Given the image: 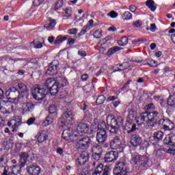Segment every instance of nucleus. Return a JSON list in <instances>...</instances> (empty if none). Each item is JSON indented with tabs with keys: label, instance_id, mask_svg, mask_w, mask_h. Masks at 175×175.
Segmentation results:
<instances>
[{
	"label": "nucleus",
	"instance_id": "1",
	"mask_svg": "<svg viewBox=\"0 0 175 175\" xmlns=\"http://www.w3.org/2000/svg\"><path fill=\"white\" fill-rule=\"evenodd\" d=\"M110 125V133L117 135L120 129L124 126V118L121 116H113L111 118Z\"/></svg>",
	"mask_w": 175,
	"mask_h": 175
},
{
	"label": "nucleus",
	"instance_id": "2",
	"mask_svg": "<svg viewBox=\"0 0 175 175\" xmlns=\"http://www.w3.org/2000/svg\"><path fill=\"white\" fill-rule=\"evenodd\" d=\"M77 142L75 145L77 150L81 152L88 150L91 146V143H92L91 138L88 136L83 137V135H77Z\"/></svg>",
	"mask_w": 175,
	"mask_h": 175
},
{
	"label": "nucleus",
	"instance_id": "3",
	"mask_svg": "<svg viewBox=\"0 0 175 175\" xmlns=\"http://www.w3.org/2000/svg\"><path fill=\"white\" fill-rule=\"evenodd\" d=\"M5 95L8 99H11V100H13V103H14V105L24 103V100L20 94V90L15 87H12L6 91Z\"/></svg>",
	"mask_w": 175,
	"mask_h": 175
},
{
	"label": "nucleus",
	"instance_id": "4",
	"mask_svg": "<svg viewBox=\"0 0 175 175\" xmlns=\"http://www.w3.org/2000/svg\"><path fill=\"white\" fill-rule=\"evenodd\" d=\"M164 144L170 146L168 148H165L164 151L170 155H175V135L173 133L168 134L163 139Z\"/></svg>",
	"mask_w": 175,
	"mask_h": 175
},
{
	"label": "nucleus",
	"instance_id": "5",
	"mask_svg": "<svg viewBox=\"0 0 175 175\" xmlns=\"http://www.w3.org/2000/svg\"><path fill=\"white\" fill-rule=\"evenodd\" d=\"M72 121H73V113L72 111L67 109L59 120V125L64 128V126L69 125Z\"/></svg>",
	"mask_w": 175,
	"mask_h": 175
},
{
	"label": "nucleus",
	"instance_id": "6",
	"mask_svg": "<svg viewBox=\"0 0 175 175\" xmlns=\"http://www.w3.org/2000/svg\"><path fill=\"white\" fill-rule=\"evenodd\" d=\"M31 94L36 100H42L49 94V90L45 88L34 87L31 90Z\"/></svg>",
	"mask_w": 175,
	"mask_h": 175
},
{
	"label": "nucleus",
	"instance_id": "7",
	"mask_svg": "<svg viewBox=\"0 0 175 175\" xmlns=\"http://www.w3.org/2000/svg\"><path fill=\"white\" fill-rule=\"evenodd\" d=\"M128 173H129V167L125 162L118 163L113 169L114 175H128Z\"/></svg>",
	"mask_w": 175,
	"mask_h": 175
},
{
	"label": "nucleus",
	"instance_id": "8",
	"mask_svg": "<svg viewBox=\"0 0 175 175\" xmlns=\"http://www.w3.org/2000/svg\"><path fill=\"white\" fill-rule=\"evenodd\" d=\"M140 162L141 167H146L147 165V162H148V159L144 156H141L137 153H135L132 155L131 163L133 165H137Z\"/></svg>",
	"mask_w": 175,
	"mask_h": 175
},
{
	"label": "nucleus",
	"instance_id": "9",
	"mask_svg": "<svg viewBox=\"0 0 175 175\" xmlns=\"http://www.w3.org/2000/svg\"><path fill=\"white\" fill-rule=\"evenodd\" d=\"M159 126L165 131H173L174 129V122L169 118H161L158 122Z\"/></svg>",
	"mask_w": 175,
	"mask_h": 175
},
{
	"label": "nucleus",
	"instance_id": "10",
	"mask_svg": "<svg viewBox=\"0 0 175 175\" xmlns=\"http://www.w3.org/2000/svg\"><path fill=\"white\" fill-rule=\"evenodd\" d=\"M62 138L68 142V143H73V142H77L78 137L77 134L72 132L70 128H68L63 131Z\"/></svg>",
	"mask_w": 175,
	"mask_h": 175
},
{
	"label": "nucleus",
	"instance_id": "11",
	"mask_svg": "<svg viewBox=\"0 0 175 175\" xmlns=\"http://www.w3.org/2000/svg\"><path fill=\"white\" fill-rule=\"evenodd\" d=\"M58 66H59V62H58V60L52 61L46 70V75L48 76H55L56 75H57Z\"/></svg>",
	"mask_w": 175,
	"mask_h": 175
},
{
	"label": "nucleus",
	"instance_id": "12",
	"mask_svg": "<svg viewBox=\"0 0 175 175\" xmlns=\"http://www.w3.org/2000/svg\"><path fill=\"white\" fill-rule=\"evenodd\" d=\"M163 136V132L161 131H156L153 133V136L149 137V142L151 143V144H153V146H157V144L162 142Z\"/></svg>",
	"mask_w": 175,
	"mask_h": 175
},
{
	"label": "nucleus",
	"instance_id": "13",
	"mask_svg": "<svg viewBox=\"0 0 175 175\" xmlns=\"http://www.w3.org/2000/svg\"><path fill=\"white\" fill-rule=\"evenodd\" d=\"M96 139L98 144H105L107 140L106 130H97Z\"/></svg>",
	"mask_w": 175,
	"mask_h": 175
},
{
	"label": "nucleus",
	"instance_id": "14",
	"mask_svg": "<svg viewBox=\"0 0 175 175\" xmlns=\"http://www.w3.org/2000/svg\"><path fill=\"white\" fill-rule=\"evenodd\" d=\"M130 144L133 147H140L143 144V139L139 134H133L130 137Z\"/></svg>",
	"mask_w": 175,
	"mask_h": 175
},
{
	"label": "nucleus",
	"instance_id": "15",
	"mask_svg": "<svg viewBox=\"0 0 175 175\" xmlns=\"http://www.w3.org/2000/svg\"><path fill=\"white\" fill-rule=\"evenodd\" d=\"M18 88L20 90L21 98L23 100V102H27V99L29 96V93L28 92V88L26 85L23 83H18Z\"/></svg>",
	"mask_w": 175,
	"mask_h": 175
},
{
	"label": "nucleus",
	"instance_id": "16",
	"mask_svg": "<svg viewBox=\"0 0 175 175\" xmlns=\"http://www.w3.org/2000/svg\"><path fill=\"white\" fill-rule=\"evenodd\" d=\"M26 170L29 175H40L42 169L36 164H30L27 166Z\"/></svg>",
	"mask_w": 175,
	"mask_h": 175
},
{
	"label": "nucleus",
	"instance_id": "17",
	"mask_svg": "<svg viewBox=\"0 0 175 175\" xmlns=\"http://www.w3.org/2000/svg\"><path fill=\"white\" fill-rule=\"evenodd\" d=\"M90 161V154L87 152L82 153L80 154L79 158L76 160V165L77 166H83L85 165L87 162Z\"/></svg>",
	"mask_w": 175,
	"mask_h": 175
},
{
	"label": "nucleus",
	"instance_id": "18",
	"mask_svg": "<svg viewBox=\"0 0 175 175\" xmlns=\"http://www.w3.org/2000/svg\"><path fill=\"white\" fill-rule=\"evenodd\" d=\"M118 151H110L105 154L104 157L105 162L107 163L116 162L118 159Z\"/></svg>",
	"mask_w": 175,
	"mask_h": 175
},
{
	"label": "nucleus",
	"instance_id": "19",
	"mask_svg": "<svg viewBox=\"0 0 175 175\" xmlns=\"http://www.w3.org/2000/svg\"><path fill=\"white\" fill-rule=\"evenodd\" d=\"M90 127L85 123H79L77 127V136H83L85 133H88Z\"/></svg>",
	"mask_w": 175,
	"mask_h": 175
},
{
	"label": "nucleus",
	"instance_id": "20",
	"mask_svg": "<svg viewBox=\"0 0 175 175\" xmlns=\"http://www.w3.org/2000/svg\"><path fill=\"white\" fill-rule=\"evenodd\" d=\"M23 103L22 106V113L23 114H28L33 111L35 109V105L31 102L22 103Z\"/></svg>",
	"mask_w": 175,
	"mask_h": 175
},
{
	"label": "nucleus",
	"instance_id": "21",
	"mask_svg": "<svg viewBox=\"0 0 175 175\" xmlns=\"http://www.w3.org/2000/svg\"><path fill=\"white\" fill-rule=\"evenodd\" d=\"M121 138L120 136H116L112 140L109 142V147L112 150H118V148H121Z\"/></svg>",
	"mask_w": 175,
	"mask_h": 175
},
{
	"label": "nucleus",
	"instance_id": "22",
	"mask_svg": "<svg viewBox=\"0 0 175 175\" xmlns=\"http://www.w3.org/2000/svg\"><path fill=\"white\" fill-rule=\"evenodd\" d=\"M18 167V166H17V165H13L10 167H5L2 175L17 174V173H18V170H17Z\"/></svg>",
	"mask_w": 175,
	"mask_h": 175
},
{
	"label": "nucleus",
	"instance_id": "23",
	"mask_svg": "<svg viewBox=\"0 0 175 175\" xmlns=\"http://www.w3.org/2000/svg\"><path fill=\"white\" fill-rule=\"evenodd\" d=\"M150 119L148 121V126H151V124H158L159 117H161V113L158 111H152L150 112Z\"/></svg>",
	"mask_w": 175,
	"mask_h": 175
},
{
	"label": "nucleus",
	"instance_id": "24",
	"mask_svg": "<svg viewBox=\"0 0 175 175\" xmlns=\"http://www.w3.org/2000/svg\"><path fill=\"white\" fill-rule=\"evenodd\" d=\"M31 157V154L27 153L25 152L21 153L20 154V167H25L28 162V158Z\"/></svg>",
	"mask_w": 175,
	"mask_h": 175
},
{
	"label": "nucleus",
	"instance_id": "25",
	"mask_svg": "<svg viewBox=\"0 0 175 175\" xmlns=\"http://www.w3.org/2000/svg\"><path fill=\"white\" fill-rule=\"evenodd\" d=\"M150 118L151 116L150 115V112L145 111L140 114L138 120H139L141 124H144V122H146L147 124L148 125V121H150Z\"/></svg>",
	"mask_w": 175,
	"mask_h": 175
},
{
	"label": "nucleus",
	"instance_id": "26",
	"mask_svg": "<svg viewBox=\"0 0 175 175\" xmlns=\"http://www.w3.org/2000/svg\"><path fill=\"white\" fill-rule=\"evenodd\" d=\"M36 137L37 138V142H38V143H44V142L49 140V134L44 131L39 132Z\"/></svg>",
	"mask_w": 175,
	"mask_h": 175
},
{
	"label": "nucleus",
	"instance_id": "27",
	"mask_svg": "<svg viewBox=\"0 0 175 175\" xmlns=\"http://www.w3.org/2000/svg\"><path fill=\"white\" fill-rule=\"evenodd\" d=\"M125 129L127 133H133V132L137 131L139 128L137 127L136 124L133 123L131 120H129L128 123L126 124Z\"/></svg>",
	"mask_w": 175,
	"mask_h": 175
},
{
	"label": "nucleus",
	"instance_id": "28",
	"mask_svg": "<svg viewBox=\"0 0 175 175\" xmlns=\"http://www.w3.org/2000/svg\"><path fill=\"white\" fill-rule=\"evenodd\" d=\"M59 88H61L59 85L56 83L52 86H51L49 88H48V92H49V94L51 95V96H55L57 94H58V92L59 91Z\"/></svg>",
	"mask_w": 175,
	"mask_h": 175
},
{
	"label": "nucleus",
	"instance_id": "29",
	"mask_svg": "<svg viewBox=\"0 0 175 175\" xmlns=\"http://www.w3.org/2000/svg\"><path fill=\"white\" fill-rule=\"evenodd\" d=\"M128 113V118L129 120V121H133L137 116V112L136 111V108L135 107L129 108Z\"/></svg>",
	"mask_w": 175,
	"mask_h": 175
},
{
	"label": "nucleus",
	"instance_id": "30",
	"mask_svg": "<svg viewBox=\"0 0 175 175\" xmlns=\"http://www.w3.org/2000/svg\"><path fill=\"white\" fill-rule=\"evenodd\" d=\"M110 128H111V124H106L104 121L98 122L97 131H109L110 132Z\"/></svg>",
	"mask_w": 175,
	"mask_h": 175
},
{
	"label": "nucleus",
	"instance_id": "31",
	"mask_svg": "<svg viewBox=\"0 0 175 175\" xmlns=\"http://www.w3.org/2000/svg\"><path fill=\"white\" fill-rule=\"evenodd\" d=\"M56 83L59 86L60 88L62 87H66L68 84V79L65 77H59L56 81Z\"/></svg>",
	"mask_w": 175,
	"mask_h": 175
},
{
	"label": "nucleus",
	"instance_id": "32",
	"mask_svg": "<svg viewBox=\"0 0 175 175\" xmlns=\"http://www.w3.org/2000/svg\"><path fill=\"white\" fill-rule=\"evenodd\" d=\"M120 50H122V48L120 46H113L108 49L105 53V55H107V57H111L113 54H116V53H117V51H120Z\"/></svg>",
	"mask_w": 175,
	"mask_h": 175
},
{
	"label": "nucleus",
	"instance_id": "33",
	"mask_svg": "<svg viewBox=\"0 0 175 175\" xmlns=\"http://www.w3.org/2000/svg\"><path fill=\"white\" fill-rule=\"evenodd\" d=\"M3 146L5 147V150H10V148H12L13 146H14V142H13V139L7 138L3 142Z\"/></svg>",
	"mask_w": 175,
	"mask_h": 175
},
{
	"label": "nucleus",
	"instance_id": "34",
	"mask_svg": "<svg viewBox=\"0 0 175 175\" xmlns=\"http://www.w3.org/2000/svg\"><path fill=\"white\" fill-rule=\"evenodd\" d=\"M145 5L151 10V12H155L157 10V5L153 0H147Z\"/></svg>",
	"mask_w": 175,
	"mask_h": 175
},
{
	"label": "nucleus",
	"instance_id": "35",
	"mask_svg": "<svg viewBox=\"0 0 175 175\" xmlns=\"http://www.w3.org/2000/svg\"><path fill=\"white\" fill-rule=\"evenodd\" d=\"M57 83V81L54 78H49L44 83V88L46 90H49L50 87H53L55 83Z\"/></svg>",
	"mask_w": 175,
	"mask_h": 175
},
{
	"label": "nucleus",
	"instance_id": "36",
	"mask_svg": "<svg viewBox=\"0 0 175 175\" xmlns=\"http://www.w3.org/2000/svg\"><path fill=\"white\" fill-rule=\"evenodd\" d=\"M167 105L171 107H175V94L170 95L167 100Z\"/></svg>",
	"mask_w": 175,
	"mask_h": 175
},
{
	"label": "nucleus",
	"instance_id": "37",
	"mask_svg": "<svg viewBox=\"0 0 175 175\" xmlns=\"http://www.w3.org/2000/svg\"><path fill=\"white\" fill-rule=\"evenodd\" d=\"M68 39V36H58L54 41V44H59Z\"/></svg>",
	"mask_w": 175,
	"mask_h": 175
},
{
	"label": "nucleus",
	"instance_id": "38",
	"mask_svg": "<svg viewBox=\"0 0 175 175\" xmlns=\"http://www.w3.org/2000/svg\"><path fill=\"white\" fill-rule=\"evenodd\" d=\"M49 23L45 24L44 28H54L57 24V21L51 18H49Z\"/></svg>",
	"mask_w": 175,
	"mask_h": 175
},
{
	"label": "nucleus",
	"instance_id": "39",
	"mask_svg": "<svg viewBox=\"0 0 175 175\" xmlns=\"http://www.w3.org/2000/svg\"><path fill=\"white\" fill-rule=\"evenodd\" d=\"M62 5H64V0H57L55 5L53 7V10H58L62 8Z\"/></svg>",
	"mask_w": 175,
	"mask_h": 175
},
{
	"label": "nucleus",
	"instance_id": "40",
	"mask_svg": "<svg viewBox=\"0 0 175 175\" xmlns=\"http://www.w3.org/2000/svg\"><path fill=\"white\" fill-rule=\"evenodd\" d=\"M102 147L99 145L94 146L92 148V154H102Z\"/></svg>",
	"mask_w": 175,
	"mask_h": 175
},
{
	"label": "nucleus",
	"instance_id": "41",
	"mask_svg": "<svg viewBox=\"0 0 175 175\" xmlns=\"http://www.w3.org/2000/svg\"><path fill=\"white\" fill-rule=\"evenodd\" d=\"M103 172V164H99L94 170L92 175H100V173Z\"/></svg>",
	"mask_w": 175,
	"mask_h": 175
},
{
	"label": "nucleus",
	"instance_id": "42",
	"mask_svg": "<svg viewBox=\"0 0 175 175\" xmlns=\"http://www.w3.org/2000/svg\"><path fill=\"white\" fill-rule=\"evenodd\" d=\"M41 75H42L41 70H36L32 72L31 77H32V79H34L35 80H39V79H40Z\"/></svg>",
	"mask_w": 175,
	"mask_h": 175
},
{
	"label": "nucleus",
	"instance_id": "43",
	"mask_svg": "<svg viewBox=\"0 0 175 175\" xmlns=\"http://www.w3.org/2000/svg\"><path fill=\"white\" fill-rule=\"evenodd\" d=\"M128 43V38L126 36L122 37L121 40L118 41V44L119 46H126Z\"/></svg>",
	"mask_w": 175,
	"mask_h": 175
},
{
	"label": "nucleus",
	"instance_id": "44",
	"mask_svg": "<svg viewBox=\"0 0 175 175\" xmlns=\"http://www.w3.org/2000/svg\"><path fill=\"white\" fill-rule=\"evenodd\" d=\"M106 100V97L103 95H100L98 96L96 100V105H103Z\"/></svg>",
	"mask_w": 175,
	"mask_h": 175
},
{
	"label": "nucleus",
	"instance_id": "45",
	"mask_svg": "<svg viewBox=\"0 0 175 175\" xmlns=\"http://www.w3.org/2000/svg\"><path fill=\"white\" fill-rule=\"evenodd\" d=\"M122 18L123 20H132V13L126 11L122 14Z\"/></svg>",
	"mask_w": 175,
	"mask_h": 175
},
{
	"label": "nucleus",
	"instance_id": "46",
	"mask_svg": "<svg viewBox=\"0 0 175 175\" xmlns=\"http://www.w3.org/2000/svg\"><path fill=\"white\" fill-rule=\"evenodd\" d=\"M77 175H87V170L80 167L79 165H77Z\"/></svg>",
	"mask_w": 175,
	"mask_h": 175
},
{
	"label": "nucleus",
	"instance_id": "47",
	"mask_svg": "<svg viewBox=\"0 0 175 175\" xmlns=\"http://www.w3.org/2000/svg\"><path fill=\"white\" fill-rule=\"evenodd\" d=\"M49 112L50 114H55L57 113V106L54 104L51 105L49 108Z\"/></svg>",
	"mask_w": 175,
	"mask_h": 175
},
{
	"label": "nucleus",
	"instance_id": "48",
	"mask_svg": "<svg viewBox=\"0 0 175 175\" xmlns=\"http://www.w3.org/2000/svg\"><path fill=\"white\" fill-rule=\"evenodd\" d=\"M39 40L38 39H35L31 44H35L34 45V49H42V47H43V44L42 43H39Z\"/></svg>",
	"mask_w": 175,
	"mask_h": 175
},
{
	"label": "nucleus",
	"instance_id": "49",
	"mask_svg": "<svg viewBox=\"0 0 175 175\" xmlns=\"http://www.w3.org/2000/svg\"><path fill=\"white\" fill-rule=\"evenodd\" d=\"M54 121V119L53 118V116H48L46 118V120L44 122V124L46 125H50V124H53V122Z\"/></svg>",
	"mask_w": 175,
	"mask_h": 175
},
{
	"label": "nucleus",
	"instance_id": "50",
	"mask_svg": "<svg viewBox=\"0 0 175 175\" xmlns=\"http://www.w3.org/2000/svg\"><path fill=\"white\" fill-rule=\"evenodd\" d=\"M131 83H132V80L129 79L124 85L122 88H121L119 90V92H122V91H125V90H126V88H129V85L131 84Z\"/></svg>",
	"mask_w": 175,
	"mask_h": 175
},
{
	"label": "nucleus",
	"instance_id": "51",
	"mask_svg": "<svg viewBox=\"0 0 175 175\" xmlns=\"http://www.w3.org/2000/svg\"><path fill=\"white\" fill-rule=\"evenodd\" d=\"M8 163V159L5 156H1L0 158V167H2L3 165Z\"/></svg>",
	"mask_w": 175,
	"mask_h": 175
},
{
	"label": "nucleus",
	"instance_id": "52",
	"mask_svg": "<svg viewBox=\"0 0 175 175\" xmlns=\"http://www.w3.org/2000/svg\"><path fill=\"white\" fill-rule=\"evenodd\" d=\"M8 126H12V127L17 128L20 125V123L17 122L16 120H14L12 121H8Z\"/></svg>",
	"mask_w": 175,
	"mask_h": 175
},
{
	"label": "nucleus",
	"instance_id": "53",
	"mask_svg": "<svg viewBox=\"0 0 175 175\" xmlns=\"http://www.w3.org/2000/svg\"><path fill=\"white\" fill-rule=\"evenodd\" d=\"M92 158L94 161H100L102 158V153H92Z\"/></svg>",
	"mask_w": 175,
	"mask_h": 175
},
{
	"label": "nucleus",
	"instance_id": "54",
	"mask_svg": "<svg viewBox=\"0 0 175 175\" xmlns=\"http://www.w3.org/2000/svg\"><path fill=\"white\" fill-rule=\"evenodd\" d=\"M107 16L111 17V18H116V17H118V13L116 12V11H111L107 14Z\"/></svg>",
	"mask_w": 175,
	"mask_h": 175
},
{
	"label": "nucleus",
	"instance_id": "55",
	"mask_svg": "<svg viewBox=\"0 0 175 175\" xmlns=\"http://www.w3.org/2000/svg\"><path fill=\"white\" fill-rule=\"evenodd\" d=\"M83 91H85L86 94H92V87L90 85L84 86Z\"/></svg>",
	"mask_w": 175,
	"mask_h": 175
},
{
	"label": "nucleus",
	"instance_id": "56",
	"mask_svg": "<svg viewBox=\"0 0 175 175\" xmlns=\"http://www.w3.org/2000/svg\"><path fill=\"white\" fill-rule=\"evenodd\" d=\"M103 175H110V169L109 167H103Z\"/></svg>",
	"mask_w": 175,
	"mask_h": 175
},
{
	"label": "nucleus",
	"instance_id": "57",
	"mask_svg": "<svg viewBox=\"0 0 175 175\" xmlns=\"http://www.w3.org/2000/svg\"><path fill=\"white\" fill-rule=\"evenodd\" d=\"M94 37L96 39H99L100 38L102 37V32L100 30H96L94 33Z\"/></svg>",
	"mask_w": 175,
	"mask_h": 175
},
{
	"label": "nucleus",
	"instance_id": "58",
	"mask_svg": "<svg viewBox=\"0 0 175 175\" xmlns=\"http://www.w3.org/2000/svg\"><path fill=\"white\" fill-rule=\"evenodd\" d=\"M68 98V91H64L60 92L59 94V98L60 99H65Z\"/></svg>",
	"mask_w": 175,
	"mask_h": 175
},
{
	"label": "nucleus",
	"instance_id": "59",
	"mask_svg": "<svg viewBox=\"0 0 175 175\" xmlns=\"http://www.w3.org/2000/svg\"><path fill=\"white\" fill-rule=\"evenodd\" d=\"M67 33H69V35H76V33H77V29H70L68 30Z\"/></svg>",
	"mask_w": 175,
	"mask_h": 175
},
{
	"label": "nucleus",
	"instance_id": "60",
	"mask_svg": "<svg viewBox=\"0 0 175 175\" xmlns=\"http://www.w3.org/2000/svg\"><path fill=\"white\" fill-rule=\"evenodd\" d=\"M8 101L3 100L2 102L0 103V111L1 113H3V114L6 113L8 111H6V109L2 106V103H6Z\"/></svg>",
	"mask_w": 175,
	"mask_h": 175
},
{
	"label": "nucleus",
	"instance_id": "61",
	"mask_svg": "<svg viewBox=\"0 0 175 175\" xmlns=\"http://www.w3.org/2000/svg\"><path fill=\"white\" fill-rule=\"evenodd\" d=\"M72 16V10L66 8L65 10V15L64 17H70Z\"/></svg>",
	"mask_w": 175,
	"mask_h": 175
},
{
	"label": "nucleus",
	"instance_id": "62",
	"mask_svg": "<svg viewBox=\"0 0 175 175\" xmlns=\"http://www.w3.org/2000/svg\"><path fill=\"white\" fill-rule=\"evenodd\" d=\"M35 121H36V118H30L27 120V124L28 125H32V124H33V122H35Z\"/></svg>",
	"mask_w": 175,
	"mask_h": 175
},
{
	"label": "nucleus",
	"instance_id": "63",
	"mask_svg": "<svg viewBox=\"0 0 175 175\" xmlns=\"http://www.w3.org/2000/svg\"><path fill=\"white\" fill-rule=\"evenodd\" d=\"M87 29H88V27H83L79 33H78V36H83V35H85V33L87 32Z\"/></svg>",
	"mask_w": 175,
	"mask_h": 175
},
{
	"label": "nucleus",
	"instance_id": "64",
	"mask_svg": "<svg viewBox=\"0 0 175 175\" xmlns=\"http://www.w3.org/2000/svg\"><path fill=\"white\" fill-rule=\"evenodd\" d=\"M142 22L138 20L133 23V27H135V28H139V27H142Z\"/></svg>",
	"mask_w": 175,
	"mask_h": 175
}]
</instances>
